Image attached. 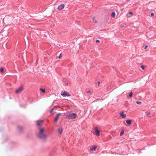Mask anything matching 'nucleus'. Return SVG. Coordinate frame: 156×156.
<instances>
[{"label":"nucleus","mask_w":156,"mask_h":156,"mask_svg":"<svg viewBox=\"0 0 156 156\" xmlns=\"http://www.w3.org/2000/svg\"><path fill=\"white\" fill-rule=\"evenodd\" d=\"M146 114L147 115H150V114H151V113L150 112H146Z\"/></svg>","instance_id":"nucleus-24"},{"label":"nucleus","mask_w":156,"mask_h":156,"mask_svg":"<svg viewBox=\"0 0 156 156\" xmlns=\"http://www.w3.org/2000/svg\"><path fill=\"white\" fill-rule=\"evenodd\" d=\"M115 16V12H112L111 14V16L112 17H114Z\"/></svg>","instance_id":"nucleus-15"},{"label":"nucleus","mask_w":156,"mask_h":156,"mask_svg":"<svg viewBox=\"0 0 156 156\" xmlns=\"http://www.w3.org/2000/svg\"><path fill=\"white\" fill-rule=\"evenodd\" d=\"M129 14L130 15H133V13L132 12H129Z\"/></svg>","instance_id":"nucleus-27"},{"label":"nucleus","mask_w":156,"mask_h":156,"mask_svg":"<svg viewBox=\"0 0 156 156\" xmlns=\"http://www.w3.org/2000/svg\"><path fill=\"white\" fill-rule=\"evenodd\" d=\"M64 5L63 4H62L58 7V10H61L64 8Z\"/></svg>","instance_id":"nucleus-8"},{"label":"nucleus","mask_w":156,"mask_h":156,"mask_svg":"<svg viewBox=\"0 0 156 156\" xmlns=\"http://www.w3.org/2000/svg\"><path fill=\"white\" fill-rule=\"evenodd\" d=\"M140 67L141 69H143L144 70L145 69V67H144V66L143 65H142L140 66Z\"/></svg>","instance_id":"nucleus-22"},{"label":"nucleus","mask_w":156,"mask_h":156,"mask_svg":"<svg viewBox=\"0 0 156 156\" xmlns=\"http://www.w3.org/2000/svg\"><path fill=\"white\" fill-rule=\"evenodd\" d=\"M18 129L20 131H21L23 130V128L22 127L19 126L18 127Z\"/></svg>","instance_id":"nucleus-16"},{"label":"nucleus","mask_w":156,"mask_h":156,"mask_svg":"<svg viewBox=\"0 0 156 156\" xmlns=\"http://www.w3.org/2000/svg\"><path fill=\"white\" fill-rule=\"evenodd\" d=\"M154 14L153 13H151V16H154Z\"/></svg>","instance_id":"nucleus-25"},{"label":"nucleus","mask_w":156,"mask_h":156,"mask_svg":"<svg viewBox=\"0 0 156 156\" xmlns=\"http://www.w3.org/2000/svg\"><path fill=\"white\" fill-rule=\"evenodd\" d=\"M100 84V82H98V85L99 86Z\"/></svg>","instance_id":"nucleus-30"},{"label":"nucleus","mask_w":156,"mask_h":156,"mask_svg":"<svg viewBox=\"0 0 156 156\" xmlns=\"http://www.w3.org/2000/svg\"><path fill=\"white\" fill-rule=\"evenodd\" d=\"M126 123L129 125H130L131 123L132 120H126Z\"/></svg>","instance_id":"nucleus-12"},{"label":"nucleus","mask_w":156,"mask_h":156,"mask_svg":"<svg viewBox=\"0 0 156 156\" xmlns=\"http://www.w3.org/2000/svg\"><path fill=\"white\" fill-rule=\"evenodd\" d=\"M45 131V128L40 127L39 129V132L37 134V137L44 140H46L48 138V136L44 133Z\"/></svg>","instance_id":"nucleus-1"},{"label":"nucleus","mask_w":156,"mask_h":156,"mask_svg":"<svg viewBox=\"0 0 156 156\" xmlns=\"http://www.w3.org/2000/svg\"><path fill=\"white\" fill-rule=\"evenodd\" d=\"M66 118L69 119H73L77 117V115L75 113L68 114L66 115Z\"/></svg>","instance_id":"nucleus-2"},{"label":"nucleus","mask_w":156,"mask_h":156,"mask_svg":"<svg viewBox=\"0 0 156 156\" xmlns=\"http://www.w3.org/2000/svg\"><path fill=\"white\" fill-rule=\"evenodd\" d=\"M96 42L97 43H99L100 42V41L99 40H96Z\"/></svg>","instance_id":"nucleus-26"},{"label":"nucleus","mask_w":156,"mask_h":156,"mask_svg":"<svg viewBox=\"0 0 156 156\" xmlns=\"http://www.w3.org/2000/svg\"><path fill=\"white\" fill-rule=\"evenodd\" d=\"M62 57V54H61L58 57L56 58L61 59Z\"/></svg>","instance_id":"nucleus-19"},{"label":"nucleus","mask_w":156,"mask_h":156,"mask_svg":"<svg viewBox=\"0 0 156 156\" xmlns=\"http://www.w3.org/2000/svg\"><path fill=\"white\" fill-rule=\"evenodd\" d=\"M96 148H97V146H94V147H92L91 148H90V150L91 151H95Z\"/></svg>","instance_id":"nucleus-10"},{"label":"nucleus","mask_w":156,"mask_h":156,"mask_svg":"<svg viewBox=\"0 0 156 156\" xmlns=\"http://www.w3.org/2000/svg\"><path fill=\"white\" fill-rule=\"evenodd\" d=\"M40 90L42 91L43 93H44L45 92V90L44 89H43L42 88H40Z\"/></svg>","instance_id":"nucleus-17"},{"label":"nucleus","mask_w":156,"mask_h":156,"mask_svg":"<svg viewBox=\"0 0 156 156\" xmlns=\"http://www.w3.org/2000/svg\"><path fill=\"white\" fill-rule=\"evenodd\" d=\"M43 122L44 121L43 120H39L37 122V124L38 126H39L42 124Z\"/></svg>","instance_id":"nucleus-9"},{"label":"nucleus","mask_w":156,"mask_h":156,"mask_svg":"<svg viewBox=\"0 0 156 156\" xmlns=\"http://www.w3.org/2000/svg\"><path fill=\"white\" fill-rule=\"evenodd\" d=\"M119 115L120 116L122 117V118L125 119L126 117V115L123 112H121L119 113Z\"/></svg>","instance_id":"nucleus-5"},{"label":"nucleus","mask_w":156,"mask_h":156,"mask_svg":"<svg viewBox=\"0 0 156 156\" xmlns=\"http://www.w3.org/2000/svg\"><path fill=\"white\" fill-rule=\"evenodd\" d=\"M61 94L63 97H69L70 96V95L66 91H64L63 93H61Z\"/></svg>","instance_id":"nucleus-6"},{"label":"nucleus","mask_w":156,"mask_h":156,"mask_svg":"<svg viewBox=\"0 0 156 156\" xmlns=\"http://www.w3.org/2000/svg\"><path fill=\"white\" fill-rule=\"evenodd\" d=\"M124 134V132L123 131V130H122L121 131L120 133V136H122V135H123Z\"/></svg>","instance_id":"nucleus-18"},{"label":"nucleus","mask_w":156,"mask_h":156,"mask_svg":"<svg viewBox=\"0 0 156 156\" xmlns=\"http://www.w3.org/2000/svg\"><path fill=\"white\" fill-rule=\"evenodd\" d=\"M132 95H133V92H130L129 94V97L130 98H131L132 97Z\"/></svg>","instance_id":"nucleus-20"},{"label":"nucleus","mask_w":156,"mask_h":156,"mask_svg":"<svg viewBox=\"0 0 156 156\" xmlns=\"http://www.w3.org/2000/svg\"><path fill=\"white\" fill-rule=\"evenodd\" d=\"M90 92V90L87 91V93H89Z\"/></svg>","instance_id":"nucleus-29"},{"label":"nucleus","mask_w":156,"mask_h":156,"mask_svg":"<svg viewBox=\"0 0 156 156\" xmlns=\"http://www.w3.org/2000/svg\"><path fill=\"white\" fill-rule=\"evenodd\" d=\"M24 89V88L23 86H20L16 90L15 93L16 94L20 93L23 91Z\"/></svg>","instance_id":"nucleus-3"},{"label":"nucleus","mask_w":156,"mask_h":156,"mask_svg":"<svg viewBox=\"0 0 156 156\" xmlns=\"http://www.w3.org/2000/svg\"><path fill=\"white\" fill-rule=\"evenodd\" d=\"M57 108V106H55L52 109H51L50 111V113H51L52 112H53L54 110L55 109H56V108Z\"/></svg>","instance_id":"nucleus-13"},{"label":"nucleus","mask_w":156,"mask_h":156,"mask_svg":"<svg viewBox=\"0 0 156 156\" xmlns=\"http://www.w3.org/2000/svg\"><path fill=\"white\" fill-rule=\"evenodd\" d=\"M0 71L1 72L3 73L4 71V69H3V68H1L0 69Z\"/></svg>","instance_id":"nucleus-23"},{"label":"nucleus","mask_w":156,"mask_h":156,"mask_svg":"<svg viewBox=\"0 0 156 156\" xmlns=\"http://www.w3.org/2000/svg\"><path fill=\"white\" fill-rule=\"evenodd\" d=\"M147 47H148V46H147V45H146V46L145 47H144V49H146L147 48Z\"/></svg>","instance_id":"nucleus-28"},{"label":"nucleus","mask_w":156,"mask_h":156,"mask_svg":"<svg viewBox=\"0 0 156 156\" xmlns=\"http://www.w3.org/2000/svg\"><path fill=\"white\" fill-rule=\"evenodd\" d=\"M94 132L93 134L97 136H99L100 135V131L98 130V128L97 127H95L94 128Z\"/></svg>","instance_id":"nucleus-4"},{"label":"nucleus","mask_w":156,"mask_h":156,"mask_svg":"<svg viewBox=\"0 0 156 156\" xmlns=\"http://www.w3.org/2000/svg\"><path fill=\"white\" fill-rule=\"evenodd\" d=\"M61 115V113H58V114H57L56 116L55 117V118H54V121L55 122H57V120H58V118L59 116Z\"/></svg>","instance_id":"nucleus-7"},{"label":"nucleus","mask_w":156,"mask_h":156,"mask_svg":"<svg viewBox=\"0 0 156 156\" xmlns=\"http://www.w3.org/2000/svg\"><path fill=\"white\" fill-rule=\"evenodd\" d=\"M136 103L137 104L141 105L142 103V102L140 101H136Z\"/></svg>","instance_id":"nucleus-21"},{"label":"nucleus","mask_w":156,"mask_h":156,"mask_svg":"<svg viewBox=\"0 0 156 156\" xmlns=\"http://www.w3.org/2000/svg\"><path fill=\"white\" fill-rule=\"evenodd\" d=\"M62 128H60L58 129V132L59 134H60L62 133Z\"/></svg>","instance_id":"nucleus-11"},{"label":"nucleus","mask_w":156,"mask_h":156,"mask_svg":"<svg viewBox=\"0 0 156 156\" xmlns=\"http://www.w3.org/2000/svg\"><path fill=\"white\" fill-rule=\"evenodd\" d=\"M93 21L95 23H97L98 22L97 20L94 17L93 18Z\"/></svg>","instance_id":"nucleus-14"}]
</instances>
